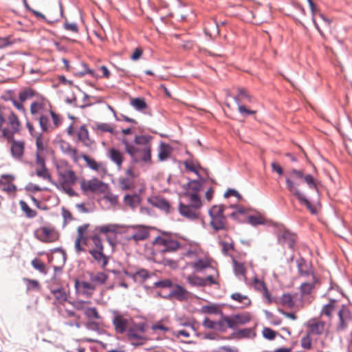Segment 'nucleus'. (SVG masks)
Wrapping results in <instances>:
<instances>
[{
    "label": "nucleus",
    "instance_id": "obj_1",
    "mask_svg": "<svg viewBox=\"0 0 352 352\" xmlns=\"http://www.w3.org/2000/svg\"><path fill=\"white\" fill-rule=\"evenodd\" d=\"M285 179L286 187L288 191L295 196L300 204H304L311 214H316V208L311 205L305 193L298 188L300 180H303L309 189L315 190L318 193V182L310 174H305L303 170L291 169L287 173Z\"/></svg>",
    "mask_w": 352,
    "mask_h": 352
},
{
    "label": "nucleus",
    "instance_id": "obj_2",
    "mask_svg": "<svg viewBox=\"0 0 352 352\" xmlns=\"http://www.w3.org/2000/svg\"><path fill=\"white\" fill-rule=\"evenodd\" d=\"M58 182L54 183L57 187H61L66 185H74L77 181V177L75 172L68 166L66 163H62L57 166Z\"/></svg>",
    "mask_w": 352,
    "mask_h": 352
},
{
    "label": "nucleus",
    "instance_id": "obj_3",
    "mask_svg": "<svg viewBox=\"0 0 352 352\" xmlns=\"http://www.w3.org/2000/svg\"><path fill=\"white\" fill-rule=\"evenodd\" d=\"M146 324L140 322L134 324L126 332V338L131 344L135 346L143 345L146 341Z\"/></svg>",
    "mask_w": 352,
    "mask_h": 352
},
{
    "label": "nucleus",
    "instance_id": "obj_4",
    "mask_svg": "<svg viewBox=\"0 0 352 352\" xmlns=\"http://www.w3.org/2000/svg\"><path fill=\"white\" fill-rule=\"evenodd\" d=\"M112 323L116 332L123 334L134 324V321L129 315L114 311L113 312Z\"/></svg>",
    "mask_w": 352,
    "mask_h": 352
},
{
    "label": "nucleus",
    "instance_id": "obj_5",
    "mask_svg": "<svg viewBox=\"0 0 352 352\" xmlns=\"http://www.w3.org/2000/svg\"><path fill=\"white\" fill-rule=\"evenodd\" d=\"M225 207L222 205L214 206L208 211L210 217V226L215 230H225L226 219L224 215Z\"/></svg>",
    "mask_w": 352,
    "mask_h": 352
},
{
    "label": "nucleus",
    "instance_id": "obj_6",
    "mask_svg": "<svg viewBox=\"0 0 352 352\" xmlns=\"http://www.w3.org/2000/svg\"><path fill=\"white\" fill-rule=\"evenodd\" d=\"M151 137L148 135H136L134 139L135 146L139 148L140 152L138 153L140 162H148L151 161V146L149 142Z\"/></svg>",
    "mask_w": 352,
    "mask_h": 352
},
{
    "label": "nucleus",
    "instance_id": "obj_7",
    "mask_svg": "<svg viewBox=\"0 0 352 352\" xmlns=\"http://www.w3.org/2000/svg\"><path fill=\"white\" fill-rule=\"evenodd\" d=\"M124 233V240L126 241H134L136 243L146 240L149 236L148 229L140 225L128 226Z\"/></svg>",
    "mask_w": 352,
    "mask_h": 352
},
{
    "label": "nucleus",
    "instance_id": "obj_8",
    "mask_svg": "<svg viewBox=\"0 0 352 352\" xmlns=\"http://www.w3.org/2000/svg\"><path fill=\"white\" fill-rule=\"evenodd\" d=\"M80 188L85 192L102 193L105 191L106 184L96 178L90 180H83L80 183Z\"/></svg>",
    "mask_w": 352,
    "mask_h": 352
},
{
    "label": "nucleus",
    "instance_id": "obj_9",
    "mask_svg": "<svg viewBox=\"0 0 352 352\" xmlns=\"http://www.w3.org/2000/svg\"><path fill=\"white\" fill-rule=\"evenodd\" d=\"M233 99L238 105V110L239 113L243 116L245 117L255 113L254 111L247 109L245 106L241 104L242 100L251 102V96L248 94L246 90L241 88L239 89L237 96H234Z\"/></svg>",
    "mask_w": 352,
    "mask_h": 352
},
{
    "label": "nucleus",
    "instance_id": "obj_10",
    "mask_svg": "<svg viewBox=\"0 0 352 352\" xmlns=\"http://www.w3.org/2000/svg\"><path fill=\"white\" fill-rule=\"evenodd\" d=\"M154 243L161 246L160 251L162 253L174 252L179 247V243L177 241L168 236H157Z\"/></svg>",
    "mask_w": 352,
    "mask_h": 352
},
{
    "label": "nucleus",
    "instance_id": "obj_11",
    "mask_svg": "<svg viewBox=\"0 0 352 352\" xmlns=\"http://www.w3.org/2000/svg\"><path fill=\"white\" fill-rule=\"evenodd\" d=\"M34 235L39 241L45 243L54 242L58 238L56 230L47 227H41L35 231Z\"/></svg>",
    "mask_w": 352,
    "mask_h": 352
},
{
    "label": "nucleus",
    "instance_id": "obj_12",
    "mask_svg": "<svg viewBox=\"0 0 352 352\" xmlns=\"http://www.w3.org/2000/svg\"><path fill=\"white\" fill-rule=\"evenodd\" d=\"M337 314L339 318V321L337 324V330L342 331L347 327L349 322L351 320V314L347 306L342 305L340 308Z\"/></svg>",
    "mask_w": 352,
    "mask_h": 352
},
{
    "label": "nucleus",
    "instance_id": "obj_13",
    "mask_svg": "<svg viewBox=\"0 0 352 352\" xmlns=\"http://www.w3.org/2000/svg\"><path fill=\"white\" fill-rule=\"evenodd\" d=\"M296 235L289 231L285 230L278 236V241L282 245H287L293 250L296 242Z\"/></svg>",
    "mask_w": 352,
    "mask_h": 352
},
{
    "label": "nucleus",
    "instance_id": "obj_14",
    "mask_svg": "<svg viewBox=\"0 0 352 352\" xmlns=\"http://www.w3.org/2000/svg\"><path fill=\"white\" fill-rule=\"evenodd\" d=\"M188 292L187 291L183 288L182 286L179 285H176L173 289H172L170 292L164 296V298H175L178 300H184L187 298Z\"/></svg>",
    "mask_w": 352,
    "mask_h": 352
},
{
    "label": "nucleus",
    "instance_id": "obj_15",
    "mask_svg": "<svg viewBox=\"0 0 352 352\" xmlns=\"http://www.w3.org/2000/svg\"><path fill=\"white\" fill-rule=\"evenodd\" d=\"M122 143L124 145L125 151L131 156L132 161L134 163H138V153L140 152V148L129 143L126 138L122 140Z\"/></svg>",
    "mask_w": 352,
    "mask_h": 352
},
{
    "label": "nucleus",
    "instance_id": "obj_16",
    "mask_svg": "<svg viewBox=\"0 0 352 352\" xmlns=\"http://www.w3.org/2000/svg\"><path fill=\"white\" fill-rule=\"evenodd\" d=\"M60 148L63 153L70 157L74 162H78L79 157L77 154V150L73 148L70 144L65 141L60 142Z\"/></svg>",
    "mask_w": 352,
    "mask_h": 352
},
{
    "label": "nucleus",
    "instance_id": "obj_17",
    "mask_svg": "<svg viewBox=\"0 0 352 352\" xmlns=\"http://www.w3.org/2000/svg\"><path fill=\"white\" fill-rule=\"evenodd\" d=\"M124 274L128 277L132 278L135 283L143 282L150 277L149 272L145 269L139 270L135 273L124 271Z\"/></svg>",
    "mask_w": 352,
    "mask_h": 352
},
{
    "label": "nucleus",
    "instance_id": "obj_18",
    "mask_svg": "<svg viewBox=\"0 0 352 352\" xmlns=\"http://www.w3.org/2000/svg\"><path fill=\"white\" fill-rule=\"evenodd\" d=\"M8 120L9 125L12 129L11 134H10V132L8 131L6 129L3 130V135L7 138H10V137L12 136L14 133H16L19 130V121L15 114L11 113L8 117Z\"/></svg>",
    "mask_w": 352,
    "mask_h": 352
},
{
    "label": "nucleus",
    "instance_id": "obj_19",
    "mask_svg": "<svg viewBox=\"0 0 352 352\" xmlns=\"http://www.w3.org/2000/svg\"><path fill=\"white\" fill-rule=\"evenodd\" d=\"M51 293L56 301L60 304L64 303L68 299V292L63 287L52 288Z\"/></svg>",
    "mask_w": 352,
    "mask_h": 352
},
{
    "label": "nucleus",
    "instance_id": "obj_20",
    "mask_svg": "<svg viewBox=\"0 0 352 352\" xmlns=\"http://www.w3.org/2000/svg\"><path fill=\"white\" fill-rule=\"evenodd\" d=\"M196 210L197 208H194L190 205H185L180 203L179 206V213L190 219H195L197 218Z\"/></svg>",
    "mask_w": 352,
    "mask_h": 352
},
{
    "label": "nucleus",
    "instance_id": "obj_21",
    "mask_svg": "<svg viewBox=\"0 0 352 352\" xmlns=\"http://www.w3.org/2000/svg\"><path fill=\"white\" fill-rule=\"evenodd\" d=\"M108 156L117 165L118 168L120 170L123 162L122 153L115 148H111L108 151Z\"/></svg>",
    "mask_w": 352,
    "mask_h": 352
},
{
    "label": "nucleus",
    "instance_id": "obj_22",
    "mask_svg": "<svg viewBox=\"0 0 352 352\" xmlns=\"http://www.w3.org/2000/svg\"><path fill=\"white\" fill-rule=\"evenodd\" d=\"M89 276L90 281L93 283L96 287L104 284L108 279V275L102 272H92L90 273Z\"/></svg>",
    "mask_w": 352,
    "mask_h": 352
},
{
    "label": "nucleus",
    "instance_id": "obj_23",
    "mask_svg": "<svg viewBox=\"0 0 352 352\" xmlns=\"http://www.w3.org/2000/svg\"><path fill=\"white\" fill-rule=\"evenodd\" d=\"M233 269L235 276L239 279L246 281V269L243 263L236 261L235 259L232 260Z\"/></svg>",
    "mask_w": 352,
    "mask_h": 352
},
{
    "label": "nucleus",
    "instance_id": "obj_24",
    "mask_svg": "<svg viewBox=\"0 0 352 352\" xmlns=\"http://www.w3.org/2000/svg\"><path fill=\"white\" fill-rule=\"evenodd\" d=\"M24 152V143L21 141H14L11 146V153L14 158L20 160Z\"/></svg>",
    "mask_w": 352,
    "mask_h": 352
},
{
    "label": "nucleus",
    "instance_id": "obj_25",
    "mask_svg": "<svg viewBox=\"0 0 352 352\" xmlns=\"http://www.w3.org/2000/svg\"><path fill=\"white\" fill-rule=\"evenodd\" d=\"M37 119L42 132H50L54 130V126L50 123V119L48 116L41 115Z\"/></svg>",
    "mask_w": 352,
    "mask_h": 352
},
{
    "label": "nucleus",
    "instance_id": "obj_26",
    "mask_svg": "<svg viewBox=\"0 0 352 352\" xmlns=\"http://www.w3.org/2000/svg\"><path fill=\"white\" fill-rule=\"evenodd\" d=\"M232 336L236 339L252 338L256 336V333L252 329L245 328L234 332Z\"/></svg>",
    "mask_w": 352,
    "mask_h": 352
},
{
    "label": "nucleus",
    "instance_id": "obj_27",
    "mask_svg": "<svg viewBox=\"0 0 352 352\" xmlns=\"http://www.w3.org/2000/svg\"><path fill=\"white\" fill-rule=\"evenodd\" d=\"M75 287L78 289L82 288L83 289L82 292L86 294L91 295L93 292L96 289V287L93 284L91 281H78L76 280L75 283Z\"/></svg>",
    "mask_w": 352,
    "mask_h": 352
},
{
    "label": "nucleus",
    "instance_id": "obj_28",
    "mask_svg": "<svg viewBox=\"0 0 352 352\" xmlns=\"http://www.w3.org/2000/svg\"><path fill=\"white\" fill-rule=\"evenodd\" d=\"M124 202L126 206L135 209L140 203V198L137 194L126 195L124 197Z\"/></svg>",
    "mask_w": 352,
    "mask_h": 352
},
{
    "label": "nucleus",
    "instance_id": "obj_29",
    "mask_svg": "<svg viewBox=\"0 0 352 352\" xmlns=\"http://www.w3.org/2000/svg\"><path fill=\"white\" fill-rule=\"evenodd\" d=\"M89 252L98 263H102L103 267L107 265L108 261L103 250L90 249Z\"/></svg>",
    "mask_w": 352,
    "mask_h": 352
},
{
    "label": "nucleus",
    "instance_id": "obj_30",
    "mask_svg": "<svg viewBox=\"0 0 352 352\" xmlns=\"http://www.w3.org/2000/svg\"><path fill=\"white\" fill-rule=\"evenodd\" d=\"M93 129L101 132H108L113 135L117 133L114 128L109 123L96 122L94 124Z\"/></svg>",
    "mask_w": 352,
    "mask_h": 352
},
{
    "label": "nucleus",
    "instance_id": "obj_31",
    "mask_svg": "<svg viewBox=\"0 0 352 352\" xmlns=\"http://www.w3.org/2000/svg\"><path fill=\"white\" fill-rule=\"evenodd\" d=\"M153 206L168 212L170 209V204L167 200L164 198L155 197L151 201Z\"/></svg>",
    "mask_w": 352,
    "mask_h": 352
},
{
    "label": "nucleus",
    "instance_id": "obj_32",
    "mask_svg": "<svg viewBox=\"0 0 352 352\" xmlns=\"http://www.w3.org/2000/svg\"><path fill=\"white\" fill-rule=\"evenodd\" d=\"M170 155V147L169 145L162 142L159 147L158 158L160 161L167 160Z\"/></svg>",
    "mask_w": 352,
    "mask_h": 352
},
{
    "label": "nucleus",
    "instance_id": "obj_33",
    "mask_svg": "<svg viewBox=\"0 0 352 352\" xmlns=\"http://www.w3.org/2000/svg\"><path fill=\"white\" fill-rule=\"evenodd\" d=\"M296 264L298 272L300 275L307 276L309 274V266L304 258H300L297 259Z\"/></svg>",
    "mask_w": 352,
    "mask_h": 352
},
{
    "label": "nucleus",
    "instance_id": "obj_34",
    "mask_svg": "<svg viewBox=\"0 0 352 352\" xmlns=\"http://www.w3.org/2000/svg\"><path fill=\"white\" fill-rule=\"evenodd\" d=\"M130 104L137 111H142L145 109L147 107V104L145 102V100L142 98H135L131 99L130 101Z\"/></svg>",
    "mask_w": 352,
    "mask_h": 352
},
{
    "label": "nucleus",
    "instance_id": "obj_35",
    "mask_svg": "<svg viewBox=\"0 0 352 352\" xmlns=\"http://www.w3.org/2000/svg\"><path fill=\"white\" fill-rule=\"evenodd\" d=\"M324 328V323L320 321H314L309 324L311 333L314 334H321Z\"/></svg>",
    "mask_w": 352,
    "mask_h": 352
},
{
    "label": "nucleus",
    "instance_id": "obj_36",
    "mask_svg": "<svg viewBox=\"0 0 352 352\" xmlns=\"http://www.w3.org/2000/svg\"><path fill=\"white\" fill-rule=\"evenodd\" d=\"M231 298L243 304V307H247L250 305L251 300L246 295H243L240 293L236 292L231 295Z\"/></svg>",
    "mask_w": 352,
    "mask_h": 352
},
{
    "label": "nucleus",
    "instance_id": "obj_37",
    "mask_svg": "<svg viewBox=\"0 0 352 352\" xmlns=\"http://www.w3.org/2000/svg\"><path fill=\"white\" fill-rule=\"evenodd\" d=\"M191 265L197 272H201L210 267V263L206 259H199L193 262Z\"/></svg>",
    "mask_w": 352,
    "mask_h": 352
},
{
    "label": "nucleus",
    "instance_id": "obj_38",
    "mask_svg": "<svg viewBox=\"0 0 352 352\" xmlns=\"http://www.w3.org/2000/svg\"><path fill=\"white\" fill-rule=\"evenodd\" d=\"M336 302L334 299H330V302L323 306L321 311V314L324 315L327 317H330L331 314L336 310L335 302Z\"/></svg>",
    "mask_w": 352,
    "mask_h": 352
},
{
    "label": "nucleus",
    "instance_id": "obj_39",
    "mask_svg": "<svg viewBox=\"0 0 352 352\" xmlns=\"http://www.w3.org/2000/svg\"><path fill=\"white\" fill-rule=\"evenodd\" d=\"M184 164L187 170L195 173L197 175L199 179L201 178V176L196 168V167L200 168V166L198 164V162H195L193 160H187L184 162Z\"/></svg>",
    "mask_w": 352,
    "mask_h": 352
},
{
    "label": "nucleus",
    "instance_id": "obj_40",
    "mask_svg": "<svg viewBox=\"0 0 352 352\" xmlns=\"http://www.w3.org/2000/svg\"><path fill=\"white\" fill-rule=\"evenodd\" d=\"M248 221L252 226L265 224V220L261 215H250L248 217Z\"/></svg>",
    "mask_w": 352,
    "mask_h": 352
},
{
    "label": "nucleus",
    "instance_id": "obj_41",
    "mask_svg": "<svg viewBox=\"0 0 352 352\" xmlns=\"http://www.w3.org/2000/svg\"><path fill=\"white\" fill-rule=\"evenodd\" d=\"M19 204L21 210L25 213L27 217L34 218L36 216V212L31 209L25 201L21 200L19 201Z\"/></svg>",
    "mask_w": 352,
    "mask_h": 352
},
{
    "label": "nucleus",
    "instance_id": "obj_42",
    "mask_svg": "<svg viewBox=\"0 0 352 352\" xmlns=\"http://www.w3.org/2000/svg\"><path fill=\"white\" fill-rule=\"evenodd\" d=\"M188 283L196 287H204L205 286V280H204V278H201L197 276H188L187 277Z\"/></svg>",
    "mask_w": 352,
    "mask_h": 352
},
{
    "label": "nucleus",
    "instance_id": "obj_43",
    "mask_svg": "<svg viewBox=\"0 0 352 352\" xmlns=\"http://www.w3.org/2000/svg\"><path fill=\"white\" fill-rule=\"evenodd\" d=\"M82 159L85 161L87 166L92 170H98L101 165L94 159L88 157L86 155H82Z\"/></svg>",
    "mask_w": 352,
    "mask_h": 352
},
{
    "label": "nucleus",
    "instance_id": "obj_44",
    "mask_svg": "<svg viewBox=\"0 0 352 352\" xmlns=\"http://www.w3.org/2000/svg\"><path fill=\"white\" fill-rule=\"evenodd\" d=\"M78 138L80 141L82 142L84 144L88 145L89 143V133L85 126H82L78 132Z\"/></svg>",
    "mask_w": 352,
    "mask_h": 352
},
{
    "label": "nucleus",
    "instance_id": "obj_45",
    "mask_svg": "<svg viewBox=\"0 0 352 352\" xmlns=\"http://www.w3.org/2000/svg\"><path fill=\"white\" fill-rule=\"evenodd\" d=\"M238 324H245L251 320V316L249 313L238 314L234 315Z\"/></svg>",
    "mask_w": 352,
    "mask_h": 352
},
{
    "label": "nucleus",
    "instance_id": "obj_46",
    "mask_svg": "<svg viewBox=\"0 0 352 352\" xmlns=\"http://www.w3.org/2000/svg\"><path fill=\"white\" fill-rule=\"evenodd\" d=\"M281 303L287 308H292L294 306L293 297L289 294H284L280 298Z\"/></svg>",
    "mask_w": 352,
    "mask_h": 352
},
{
    "label": "nucleus",
    "instance_id": "obj_47",
    "mask_svg": "<svg viewBox=\"0 0 352 352\" xmlns=\"http://www.w3.org/2000/svg\"><path fill=\"white\" fill-rule=\"evenodd\" d=\"M312 283H304L300 285V291L302 294H309L314 288V283L316 282V277L312 276Z\"/></svg>",
    "mask_w": 352,
    "mask_h": 352
},
{
    "label": "nucleus",
    "instance_id": "obj_48",
    "mask_svg": "<svg viewBox=\"0 0 352 352\" xmlns=\"http://www.w3.org/2000/svg\"><path fill=\"white\" fill-rule=\"evenodd\" d=\"M189 199L190 201V205L194 207V208L198 209L201 207V202L197 192H192L189 194Z\"/></svg>",
    "mask_w": 352,
    "mask_h": 352
},
{
    "label": "nucleus",
    "instance_id": "obj_49",
    "mask_svg": "<svg viewBox=\"0 0 352 352\" xmlns=\"http://www.w3.org/2000/svg\"><path fill=\"white\" fill-rule=\"evenodd\" d=\"M254 286L256 290L263 292L266 296H268L266 285L263 280H261L255 277L254 279Z\"/></svg>",
    "mask_w": 352,
    "mask_h": 352
},
{
    "label": "nucleus",
    "instance_id": "obj_50",
    "mask_svg": "<svg viewBox=\"0 0 352 352\" xmlns=\"http://www.w3.org/2000/svg\"><path fill=\"white\" fill-rule=\"evenodd\" d=\"M120 186L122 190H129L133 187V179L129 177L123 178L120 181Z\"/></svg>",
    "mask_w": 352,
    "mask_h": 352
},
{
    "label": "nucleus",
    "instance_id": "obj_51",
    "mask_svg": "<svg viewBox=\"0 0 352 352\" xmlns=\"http://www.w3.org/2000/svg\"><path fill=\"white\" fill-rule=\"evenodd\" d=\"M85 315L89 318V319H99L100 316L98 314V312L95 307H89L85 309Z\"/></svg>",
    "mask_w": 352,
    "mask_h": 352
},
{
    "label": "nucleus",
    "instance_id": "obj_52",
    "mask_svg": "<svg viewBox=\"0 0 352 352\" xmlns=\"http://www.w3.org/2000/svg\"><path fill=\"white\" fill-rule=\"evenodd\" d=\"M24 280L27 282V289L28 290H36L40 289V284L38 281L36 280H30L28 278H24Z\"/></svg>",
    "mask_w": 352,
    "mask_h": 352
},
{
    "label": "nucleus",
    "instance_id": "obj_53",
    "mask_svg": "<svg viewBox=\"0 0 352 352\" xmlns=\"http://www.w3.org/2000/svg\"><path fill=\"white\" fill-rule=\"evenodd\" d=\"M173 283L170 279H164L154 283V287L157 288H170Z\"/></svg>",
    "mask_w": 352,
    "mask_h": 352
},
{
    "label": "nucleus",
    "instance_id": "obj_54",
    "mask_svg": "<svg viewBox=\"0 0 352 352\" xmlns=\"http://www.w3.org/2000/svg\"><path fill=\"white\" fill-rule=\"evenodd\" d=\"M262 333L263 337L269 340H273L276 336V332L268 327H265Z\"/></svg>",
    "mask_w": 352,
    "mask_h": 352
},
{
    "label": "nucleus",
    "instance_id": "obj_55",
    "mask_svg": "<svg viewBox=\"0 0 352 352\" xmlns=\"http://www.w3.org/2000/svg\"><path fill=\"white\" fill-rule=\"evenodd\" d=\"M301 346L305 349H310L312 346L311 339L309 334L303 336L300 340Z\"/></svg>",
    "mask_w": 352,
    "mask_h": 352
},
{
    "label": "nucleus",
    "instance_id": "obj_56",
    "mask_svg": "<svg viewBox=\"0 0 352 352\" xmlns=\"http://www.w3.org/2000/svg\"><path fill=\"white\" fill-rule=\"evenodd\" d=\"M118 228V225L115 224H108L102 226L100 228L99 230L102 233H108V232H116L117 228Z\"/></svg>",
    "mask_w": 352,
    "mask_h": 352
},
{
    "label": "nucleus",
    "instance_id": "obj_57",
    "mask_svg": "<svg viewBox=\"0 0 352 352\" xmlns=\"http://www.w3.org/2000/svg\"><path fill=\"white\" fill-rule=\"evenodd\" d=\"M188 188L196 193L200 190L201 188V183L197 180H190L188 183Z\"/></svg>",
    "mask_w": 352,
    "mask_h": 352
},
{
    "label": "nucleus",
    "instance_id": "obj_58",
    "mask_svg": "<svg viewBox=\"0 0 352 352\" xmlns=\"http://www.w3.org/2000/svg\"><path fill=\"white\" fill-rule=\"evenodd\" d=\"M224 320L226 322V324L230 329H235V327L238 325L234 315L232 316H225Z\"/></svg>",
    "mask_w": 352,
    "mask_h": 352
},
{
    "label": "nucleus",
    "instance_id": "obj_59",
    "mask_svg": "<svg viewBox=\"0 0 352 352\" xmlns=\"http://www.w3.org/2000/svg\"><path fill=\"white\" fill-rule=\"evenodd\" d=\"M33 95H34L33 90H32L30 89H26V90H24V91L20 92L19 99L21 102H23V101L28 100V98L32 97Z\"/></svg>",
    "mask_w": 352,
    "mask_h": 352
},
{
    "label": "nucleus",
    "instance_id": "obj_60",
    "mask_svg": "<svg viewBox=\"0 0 352 352\" xmlns=\"http://www.w3.org/2000/svg\"><path fill=\"white\" fill-rule=\"evenodd\" d=\"M36 175L39 177H42L43 179H50V175L48 173L47 169L46 167L38 168L36 170Z\"/></svg>",
    "mask_w": 352,
    "mask_h": 352
},
{
    "label": "nucleus",
    "instance_id": "obj_61",
    "mask_svg": "<svg viewBox=\"0 0 352 352\" xmlns=\"http://www.w3.org/2000/svg\"><path fill=\"white\" fill-rule=\"evenodd\" d=\"M91 241L94 245V248L93 249L104 250L102 241L97 235L93 236L91 238Z\"/></svg>",
    "mask_w": 352,
    "mask_h": 352
},
{
    "label": "nucleus",
    "instance_id": "obj_62",
    "mask_svg": "<svg viewBox=\"0 0 352 352\" xmlns=\"http://www.w3.org/2000/svg\"><path fill=\"white\" fill-rule=\"evenodd\" d=\"M225 316L221 313V318L216 322V327H218V329L222 332H226L227 330L226 322L224 320Z\"/></svg>",
    "mask_w": 352,
    "mask_h": 352
},
{
    "label": "nucleus",
    "instance_id": "obj_63",
    "mask_svg": "<svg viewBox=\"0 0 352 352\" xmlns=\"http://www.w3.org/2000/svg\"><path fill=\"white\" fill-rule=\"evenodd\" d=\"M32 265L34 267V268L40 272H43L45 270L44 263L37 258H34L32 261Z\"/></svg>",
    "mask_w": 352,
    "mask_h": 352
},
{
    "label": "nucleus",
    "instance_id": "obj_64",
    "mask_svg": "<svg viewBox=\"0 0 352 352\" xmlns=\"http://www.w3.org/2000/svg\"><path fill=\"white\" fill-rule=\"evenodd\" d=\"M221 245L222 248V252L225 255H228L229 252L234 248L233 245L228 242H221Z\"/></svg>",
    "mask_w": 352,
    "mask_h": 352
}]
</instances>
